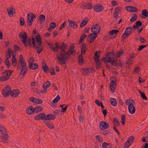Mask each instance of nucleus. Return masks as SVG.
Here are the masks:
<instances>
[{"instance_id":"nucleus-1","label":"nucleus","mask_w":148,"mask_h":148,"mask_svg":"<svg viewBox=\"0 0 148 148\" xmlns=\"http://www.w3.org/2000/svg\"><path fill=\"white\" fill-rule=\"evenodd\" d=\"M67 47V45L65 44H63L60 47L61 51L59 54H57V58L60 64H64L66 63V60L69 59L70 54L68 52H66L65 50Z\"/></svg>"},{"instance_id":"nucleus-2","label":"nucleus","mask_w":148,"mask_h":148,"mask_svg":"<svg viewBox=\"0 0 148 148\" xmlns=\"http://www.w3.org/2000/svg\"><path fill=\"white\" fill-rule=\"evenodd\" d=\"M36 44L35 43V40L34 38L32 39V43L33 47H35L37 53L39 54L43 50V47L42 45L41 38L39 34L36 36Z\"/></svg>"},{"instance_id":"nucleus-3","label":"nucleus","mask_w":148,"mask_h":148,"mask_svg":"<svg viewBox=\"0 0 148 148\" xmlns=\"http://www.w3.org/2000/svg\"><path fill=\"white\" fill-rule=\"evenodd\" d=\"M19 65H20L21 67L20 75L23 77L27 70V68L26 62L24 61L22 55H20V56L18 67Z\"/></svg>"},{"instance_id":"nucleus-4","label":"nucleus","mask_w":148,"mask_h":148,"mask_svg":"<svg viewBox=\"0 0 148 148\" xmlns=\"http://www.w3.org/2000/svg\"><path fill=\"white\" fill-rule=\"evenodd\" d=\"M126 104L128 106L129 112L132 114H134L136 110L134 106L135 104L134 101L132 99H128L126 101Z\"/></svg>"},{"instance_id":"nucleus-5","label":"nucleus","mask_w":148,"mask_h":148,"mask_svg":"<svg viewBox=\"0 0 148 148\" xmlns=\"http://www.w3.org/2000/svg\"><path fill=\"white\" fill-rule=\"evenodd\" d=\"M115 56L113 53L112 52H108L106 55L105 57H104L102 59V61H104L106 63V62L111 63V64L114 61Z\"/></svg>"},{"instance_id":"nucleus-6","label":"nucleus","mask_w":148,"mask_h":148,"mask_svg":"<svg viewBox=\"0 0 148 148\" xmlns=\"http://www.w3.org/2000/svg\"><path fill=\"white\" fill-rule=\"evenodd\" d=\"M81 70L82 74L85 76L87 75L89 73L95 72V70L92 68H83Z\"/></svg>"},{"instance_id":"nucleus-7","label":"nucleus","mask_w":148,"mask_h":148,"mask_svg":"<svg viewBox=\"0 0 148 148\" xmlns=\"http://www.w3.org/2000/svg\"><path fill=\"white\" fill-rule=\"evenodd\" d=\"M19 36L21 38L23 39L22 41L25 46L27 47V34L25 32H21L19 34Z\"/></svg>"},{"instance_id":"nucleus-8","label":"nucleus","mask_w":148,"mask_h":148,"mask_svg":"<svg viewBox=\"0 0 148 148\" xmlns=\"http://www.w3.org/2000/svg\"><path fill=\"white\" fill-rule=\"evenodd\" d=\"M12 71L11 70L5 71L6 75L1 76L2 80H3V81H5L9 79Z\"/></svg>"},{"instance_id":"nucleus-9","label":"nucleus","mask_w":148,"mask_h":148,"mask_svg":"<svg viewBox=\"0 0 148 148\" xmlns=\"http://www.w3.org/2000/svg\"><path fill=\"white\" fill-rule=\"evenodd\" d=\"M109 124L104 121L101 122L99 124V128L101 130L107 129L109 127Z\"/></svg>"},{"instance_id":"nucleus-10","label":"nucleus","mask_w":148,"mask_h":148,"mask_svg":"<svg viewBox=\"0 0 148 148\" xmlns=\"http://www.w3.org/2000/svg\"><path fill=\"white\" fill-rule=\"evenodd\" d=\"M100 26L97 24L93 26L91 28L92 32L94 34H97L100 31Z\"/></svg>"},{"instance_id":"nucleus-11","label":"nucleus","mask_w":148,"mask_h":148,"mask_svg":"<svg viewBox=\"0 0 148 148\" xmlns=\"http://www.w3.org/2000/svg\"><path fill=\"white\" fill-rule=\"evenodd\" d=\"M124 62L123 61L121 60L118 61L116 60H114V61L112 63V65L114 66H119L122 67Z\"/></svg>"},{"instance_id":"nucleus-12","label":"nucleus","mask_w":148,"mask_h":148,"mask_svg":"<svg viewBox=\"0 0 148 148\" xmlns=\"http://www.w3.org/2000/svg\"><path fill=\"white\" fill-rule=\"evenodd\" d=\"M48 45L49 46L51 49H52L54 52H58L59 48V45L58 43L55 44V47H54L53 43H48Z\"/></svg>"},{"instance_id":"nucleus-13","label":"nucleus","mask_w":148,"mask_h":148,"mask_svg":"<svg viewBox=\"0 0 148 148\" xmlns=\"http://www.w3.org/2000/svg\"><path fill=\"white\" fill-rule=\"evenodd\" d=\"M29 100L32 101L33 103L38 104H40L42 103V100L36 98L31 97L29 98Z\"/></svg>"},{"instance_id":"nucleus-14","label":"nucleus","mask_w":148,"mask_h":148,"mask_svg":"<svg viewBox=\"0 0 148 148\" xmlns=\"http://www.w3.org/2000/svg\"><path fill=\"white\" fill-rule=\"evenodd\" d=\"M0 136L1 139L5 141H7L8 139V135L6 131L1 133Z\"/></svg>"},{"instance_id":"nucleus-15","label":"nucleus","mask_w":148,"mask_h":148,"mask_svg":"<svg viewBox=\"0 0 148 148\" xmlns=\"http://www.w3.org/2000/svg\"><path fill=\"white\" fill-rule=\"evenodd\" d=\"M103 9V7L101 5H99L97 4L94 7V10L96 12H99L102 11Z\"/></svg>"},{"instance_id":"nucleus-16","label":"nucleus","mask_w":148,"mask_h":148,"mask_svg":"<svg viewBox=\"0 0 148 148\" xmlns=\"http://www.w3.org/2000/svg\"><path fill=\"white\" fill-rule=\"evenodd\" d=\"M126 10L130 12H137L138 10L137 8L134 6H126L125 7Z\"/></svg>"},{"instance_id":"nucleus-17","label":"nucleus","mask_w":148,"mask_h":148,"mask_svg":"<svg viewBox=\"0 0 148 148\" xmlns=\"http://www.w3.org/2000/svg\"><path fill=\"white\" fill-rule=\"evenodd\" d=\"M45 114L41 113L35 116V119L36 120H41L44 119Z\"/></svg>"},{"instance_id":"nucleus-18","label":"nucleus","mask_w":148,"mask_h":148,"mask_svg":"<svg viewBox=\"0 0 148 148\" xmlns=\"http://www.w3.org/2000/svg\"><path fill=\"white\" fill-rule=\"evenodd\" d=\"M97 35L95 34H90L88 35V37L90 39V40L89 41V43H92L95 39L97 37Z\"/></svg>"},{"instance_id":"nucleus-19","label":"nucleus","mask_w":148,"mask_h":148,"mask_svg":"<svg viewBox=\"0 0 148 148\" xmlns=\"http://www.w3.org/2000/svg\"><path fill=\"white\" fill-rule=\"evenodd\" d=\"M55 116L51 114H48L45 116V115L44 119L46 120H50L54 119Z\"/></svg>"},{"instance_id":"nucleus-20","label":"nucleus","mask_w":148,"mask_h":148,"mask_svg":"<svg viewBox=\"0 0 148 148\" xmlns=\"http://www.w3.org/2000/svg\"><path fill=\"white\" fill-rule=\"evenodd\" d=\"M116 86V82H110V87L111 91L112 92H114Z\"/></svg>"},{"instance_id":"nucleus-21","label":"nucleus","mask_w":148,"mask_h":148,"mask_svg":"<svg viewBox=\"0 0 148 148\" xmlns=\"http://www.w3.org/2000/svg\"><path fill=\"white\" fill-rule=\"evenodd\" d=\"M26 112L28 114H32L35 112L34 108L32 106H30L27 109Z\"/></svg>"},{"instance_id":"nucleus-22","label":"nucleus","mask_w":148,"mask_h":148,"mask_svg":"<svg viewBox=\"0 0 148 148\" xmlns=\"http://www.w3.org/2000/svg\"><path fill=\"white\" fill-rule=\"evenodd\" d=\"M19 94V91L18 90H11V95L12 97H16Z\"/></svg>"},{"instance_id":"nucleus-23","label":"nucleus","mask_w":148,"mask_h":148,"mask_svg":"<svg viewBox=\"0 0 148 148\" xmlns=\"http://www.w3.org/2000/svg\"><path fill=\"white\" fill-rule=\"evenodd\" d=\"M69 25L71 27L74 29H76L77 27V25L76 23L74 21H69Z\"/></svg>"},{"instance_id":"nucleus-24","label":"nucleus","mask_w":148,"mask_h":148,"mask_svg":"<svg viewBox=\"0 0 148 148\" xmlns=\"http://www.w3.org/2000/svg\"><path fill=\"white\" fill-rule=\"evenodd\" d=\"M132 31V27H127L125 29V33L123 34V36L124 34H125L127 36H128L131 33Z\"/></svg>"},{"instance_id":"nucleus-25","label":"nucleus","mask_w":148,"mask_h":148,"mask_svg":"<svg viewBox=\"0 0 148 148\" xmlns=\"http://www.w3.org/2000/svg\"><path fill=\"white\" fill-rule=\"evenodd\" d=\"M8 51L6 53V58L9 59L11 57V54L12 53V52L10 48H8Z\"/></svg>"},{"instance_id":"nucleus-26","label":"nucleus","mask_w":148,"mask_h":148,"mask_svg":"<svg viewBox=\"0 0 148 148\" xmlns=\"http://www.w3.org/2000/svg\"><path fill=\"white\" fill-rule=\"evenodd\" d=\"M75 47L73 45H71L70 47L69 50V52H70L73 55H75L76 52L74 50Z\"/></svg>"},{"instance_id":"nucleus-27","label":"nucleus","mask_w":148,"mask_h":148,"mask_svg":"<svg viewBox=\"0 0 148 148\" xmlns=\"http://www.w3.org/2000/svg\"><path fill=\"white\" fill-rule=\"evenodd\" d=\"M38 67V65L35 63H31L30 64L29 68L33 70L37 69Z\"/></svg>"},{"instance_id":"nucleus-28","label":"nucleus","mask_w":148,"mask_h":148,"mask_svg":"<svg viewBox=\"0 0 148 148\" xmlns=\"http://www.w3.org/2000/svg\"><path fill=\"white\" fill-rule=\"evenodd\" d=\"M86 50V46L84 44H82L81 50V55H84L85 54Z\"/></svg>"},{"instance_id":"nucleus-29","label":"nucleus","mask_w":148,"mask_h":148,"mask_svg":"<svg viewBox=\"0 0 148 148\" xmlns=\"http://www.w3.org/2000/svg\"><path fill=\"white\" fill-rule=\"evenodd\" d=\"M33 14L32 13H29L28 14H27V16H28L27 19L29 21V22L28 23V25L29 26H31L32 23H31V19Z\"/></svg>"},{"instance_id":"nucleus-30","label":"nucleus","mask_w":148,"mask_h":148,"mask_svg":"<svg viewBox=\"0 0 148 148\" xmlns=\"http://www.w3.org/2000/svg\"><path fill=\"white\" fill-rule=\"evenodd\" d=\"M11 90L6 91L3 92L2 91V95L5 97H6L8 96L10 94L11 95Z\"/></svg>"},{"instance_id":"nucleus-31","label":"nucleus","mask_w":148,"mask_h":148,"mask_svg":"<svg viewBox=\"0 0 148 148\" xmlns=\"http://www.w3.org/2000/svg\"><path fill=\"white\" fill-rule=\"evenodd\" d=\"M35 112L36 113L41 112L42 110V108L41 106H38L34 108Z\"/></svg>"},{"instance_id":"nucleus-32","label":"nucleus","mask_w":148,"mask_h":148,"mask_svg":"<svg viewBox=\"0 0 148 148\" xmlns=\"http://www.w3.org/2000/svg\"><path fill=\"white\" fill-rule=\"evenodd\" d=\"M78 58L79 64L80 65L82 64L84 62L83 56L82 55L80 54L78 56Z\"/></svg>"},{"instance_id":"nucleus-33","label":"nucleus","mask_w":148,"mask_h":148,"mask_svg":"<svg viewBox=\"0 0 148 148\" xmlns=\"http://www.w3.org/2000/svg\"><path fill=\"white\" fill-rule=\"evenodd\" d=\"M51 85L50 82L49 81H47L44 84L42 85V87L44 88H49Z\"/></svg>"},{"instance_id":"nucleus-34","label":"nucleus","mask_w":148,"mask_h":148,"mask_svg":"<svg viewBox=\"0 0 148 148\" xmlns=\"http://www.w3.org/2000/svg\"><path fill=\"white\" fill-rule=\"evenodd\" d=\"M87 35L84 34H83L81 36L80 39L78 42L79 44H81L83 40L86 37Z\"/></svg>"},{"instance_id":"nucleus-35","label":"nucleus","mask_w":148,"mask_h":148,"mask_svg":"<svg viewBox=\"0 0 148 148\" xmlns=\"http://www.w3.org/2000/svg\"><path fill=\"white\" fill-rule=\"evenodd\" d=\"M12 65L14 66H16L17 64V61L14 55H13L12 58Z\"/></svg>"},{"instance_id":"nucleus-36","label":"nucleus","mask_w":148,"mask_h":148,"mask_svg":"<svg viewBox=\"0 0 148 148\" xmlns=\"http://www.w3.org/2000/svg\"><path fill=\"white\" fill-rule=\"evenodd\" d=\"M99 60H97L96 59V60H95V63L96 64V67L97 69H98L99 68H100L101 67V65L100 61Z\"/></svg>"},{"instance_id":"nucleus-37","label":"nucleus","mask_w":148,"mask_h":148,"mask_svg":"<svg viewBox=\"0 0 148 148\" xmlns=\"http://www.w3.org/2000/svg\"><path fill=\"white\" fill-rule=\"evenodd\" d=\"M13 10H14V11H15L14 9H13V8H10V9H8L7 10L9 15L11 17L13 16L12 13L13 12L14 13H15L14 12H13Z\"/></svg>"},{"instance_id":"nucleus-38","label":"nucleus","mask_w":148,"mask_h":148,"mask_svg":"<svg viewBox=\"0 0 148 148\" xmlns=\"http://www.w3.org/2000/svg\"><path fill=\"white\" fill-rule=\"evenodd\" d=\"M45 16L43 15H41L39 16V18L40 23H42L45 21Z\"/></svg>"},{"instance_id":"nucleus-39","label":"nucleus","mask_w":148,"mask_h":148,"mask_svg":"<svg viewBox=\"0 0 148 148\" xmlns=\"http://www.w3.org/2000/svg\"><path fill=\"white\" fill-rule=\"evenodd\" d=\"M111 104L114 106H116L117 105V102L116 100L113 98H112L110 99Z\"/></svg>"},{"instance_id":"nucleus-40","label":"nucleus","mask_w":148,"mask_h":148,"mask_svg":"<svg viewBox=\"0 0 148 148\" xmlns=\"http://www.w3.org/2000/svg\"><path fill=\"white\" fill-rule=\"evenodd\" d=\"M142 14L144 15L145 17L148 16V13L147 10L146 9H144L142 11Z\"/></svg>"},{"instance_id":"nucleus-41","label":"nucleus","mask_w":148,"mask_h":148,"mask_svg":"<svg viewBox=\"0 0 148 148\" xmlns=\"http://www.w3.org/2000/svg\"><path fill=\"white\" fill-rule=\"evenodd\" d=\"M102 146L103 148H110V145L106 142H104L102 144Z\"/></svg>"},{"instance_id":"nucleus-42","label":"nucleus","mask_w":148,"mask_h":148,"mask_svg":"<svg viewBox=\"0 0 148 148\" xmlns=\"http://www.w3.org/2000/svg\"><path fill=\"white\" fill-rule=\"evenodd\" d=\"M60 99V97L58 95H57L56 97L52 101L53 103L54 104L56 103Z\"/></svg>"},{"instance_id":"nucleus-43","label":"nucleus","mask_w":148,"mask_h":148,"mask_svg":"<svg viewBox=\"0 0 148 148\" xmlns=\"http://www.w3.org/2000/svg\"><path fill=\"white\" fill-rule=\"evenodd\" d=\"M45 123L47 126L49 128L51 129H52L54 128V125L52 123H50L47 122H45Z\"/></svg>"},{"instance_id":"nucleus-44","label":"nucleus","mask_w":148,"mask_h":148,"mask_svg":"<svg viewBox=\"0 0 148 148\" xmlns=\"http://www.w3.org/2000/svg\"><path fill=\"white\" fill-rule=\"evenodd\" d=\"M139 92L141 94V96L142 98L145 100H147V98L146 97L145 93L144 92H141L140 90H139Z\"/></svg>"},{"instance_id":"nucleus-45","label":"nucleus","mask_w":148,"mask_h":148,"mask_svg":"<svg viewBox=\"0 0 148 148\" xmlns=\"http://www.w3.org/2000/svg\"><path fill=\"white\" fill-rule=\"evenodd\" d=\"M137 18V16L136 14H133L132 16V18L130 19V21L132 22L135 21Z\"/></svg>"},{"instance_id":"nucleus-46","label":"nucleus","mask_w":148,"mask_h":148,"mask_svg":"<svg viewBox=\"0 0 148 148\" xmlns=\"http://www.w3.org/2000/svg\"><path fill=\"white\" fill-rule=\"evenodd\" d=\"M131 144V143H130L129 141L127 140V141L125 143L123 148H128Z\"/></svg>"},{"instance_id":"nucleus-47","label":"nucleus","mask_w":148,"mask_h":148,"mask_svg":"<svg viewBox=\"0 0 148 148\" xmlns=\"http://www.w3.org/2000/svg\"><path fill=\"white\" fill-rule=\"evenodd\" d=\"M5 64L7 66L8 68L10 66V63L9 59L6 58L5 62Z\"/></svg>"},{"instance_id":"nucleus-48","label":"nucleus","mask_w":148,"mask_h":148,"mask_svg":"<svg viewBox=\"0 0 148 148\" xmlns=\"http://www.w3.org/2000/svg\"><path fill=\"white\" fill-rule=\"evenodd\" d=\"M99 54H98V51H96L94 54V58L95 60L96 59L99 60Z\"/></svg>"},{"instance_id":"nucleus-49","label":"nucleus","mask_w":148,"mask_h":148,"mask_svg":"<svg viewBox=\"0 0 148 148\" xmlns=\"http://www.w3.org/2000/svg\"><path fill=\"white\" fill-rule=\"evenodd\" d=\"M125 115H123L121 116V123H122L123 125H125Z\"/></svg>"},{"instance_id":"nucleus-50","label":"nucleus","mask_w":148,"mask_h":148,"mask_svg":"<svg viewBox=\"0 0 148 148\" xmlns=\"http://www.w3.org/2000/svg\"><path fill=\"white\" fill-rule=\"evenodd\" d=\"M113 121L115 122L114 124L115 125L119 126L120 125V123L118 120L116 118H113Z\"/></svg>"},{"instance_id":"nucleus-51","label":"nucleus","mask_w":148,"mask_h":148,"mask_svg":"<svg viewBox=\"0 0 148 148\" xmlns=\"http://www.w3.org/2000/svg\"><path fill=\"white\" fill-rule=\"evenodd\" d=\"M118 32V30H114L110 31L109 32V33L111 35H113L116 34Z\"/></svg>"},{"instance_id":"nucleus-52","label":"nucleus","mask_w":148,"mask_h":148,"mask_svg":"<svg viewBox=\"0 0 148 148\" xmlns=\"http://www.w3.org/2000/svg\"><path fill=\"white\" fill-rule=\"evenodd\" d=\"M123 49H121V50L119 51L117 53L116 56L118 57H120V56L123 54Z\"/></svg>"},{"instance_id":"nucleus-53","label":"nucleus","mask_w":148,"mask_h":148,"mask_svg":"<svg viewBox=\"0 0 148 148\" xmlns=\"http://www.w3.org/2000/svg\"><path fill=\"white\" fill-rule=\"evenodd\" d=\"M87 20H84L82 21L80 24V27H82L85 25L87 23Z\"/></svg>"},{"instance_id":"nucleus-54","label":"nucleus","mask_w":148,"mask_h":148,"mask_svg":"<svg viewBox=\"0 0 148 148\" xmlns=\"http://www.w3.org/2000/svg\"><path fill=\"white\" fill-rule=\"evenodd\" d=\"M11 87L9 85H7L6 86V87L5 88H4L3 90V91H6L11 90Z\"/></svg>"},{"instance_id":"nucleus-55","label":"nucleus","mask_w":148,"mask_h":148,"mask_svg":"<svg viewBox=\"0 0 148 148\" xmlns=\"http://www.w3.org/2000/svg\"><path fill=\"white\" fill-rule=\"evenodd\" d=\"M50 27L52 29H54L56 27V24L54 22H51L50 24Z\"/></svg>"},{"instance_id":"nucleus-56","label":"nucleus","mask_w":148,"mask_h":148,"mask_svg":"<svg viewBox=\"0 0 148 148\" xmlns=\"http://www.w3.org/2000/svg\"><path fill=\"white\" fill-rule=\"evenodd\" d=\"M134 137L133 136H132L129 137L127 140L129 141V142L130 141V143L132 144L134 141Z\"/></svg>"},{"instance_id":"nucleus-57","label":"nucleus","mask_w":148,"mask_h":148,"mask_svg":"<svg viewBox=\"0 0 148 148\" xmlns=\"http://www.w3.org/2000/svg\"><path fill=\"white\" fill-rule=\"evenodd\" d=\"M6 131L3 125H0V132L1 133Z\"/></svg>"},{"instance_id":"nucleus-58","label":"nucleus","mask_w":148,"mask_h":148,"mask_svg":"<svg viewBox=\"0 0 148 148\" xmlns=\"http://www.w3.org/2000/svg\"><path fill=\"white\" fill-rule=\"evenodd\" d=\"M110 80L111 81L110 82H116V80L115 77H114L112 76L111 77Z\"/></svg>"},{"instance_id":"nucleus-59","label":"nucleus","mask_w":148,"mask_h":148,"mask_svg":"<svg viewBox=\"0 0 148 148\" xmlns=\"http://www.w3.org/2000/svg\"><path fill=\"white\" fill-rule=\"evenodd\" d=\"M20 24L22 26H23L24 25L25 23L24 20V19L22 18H21L20 19Z\"/></svg>"},{"instance_id":"nucleus-60","label":"nucleus","mask_w":148,"mask_h":148,"mask_svg":"<svg viewBox=\"0 0 148 148\" xmlns=\"http://www.w3.org/2000/svg\"><path fill=\"white\" fill-rule=\"evenodd\" d=\"M96 139L100 142L102 143L103 142V140L99 136H96Z\"/></svg>"},{"instance_id":"nucleus-61","label":"nucleus","mask_w":148,"mask_h":148,"mask_svg":"<svg viewBox=\"0 0 148 148\" xmlns=\"http://www.w3.org/2000/svg\"><path fill=\"white\" fill-rule=\"evenodd\" d=\"M146 45H140L139 46L138 48V51H140L144 48L146 47Z\"/></svg>"},{"instance_id":"nucleus-62","label":"nucleus","mask_w":148,"mask_h":148,"mask_svg":"<svg viewBox=\"0 0 148 148\" xmlns=\"http://www.w3.org/2000/svg\"><path fill=\"white\" fill-rule=\"evenodd\" d=\"M132 60L128 59L126 63L128 65H130L132 64Z\"/></svg>"},{"instance_id":"nucleus-63","label":"nucleus","mask_w":148,"mask_h":148,"mask_svg":"<svg viewBox=\"0 0 148 148\" xmlns=\"http://www.w3.org/2000/svg\"><path fill=\"white\" fill-rule=\"evenodd\" d=\"M121 9V8L120 7H117L114 10V12L118 13L120 11Z\"/></svg>"},{"instance_id":"nucleus-64","label":"nucleus","mask_w":148,"mask_h":148,"mask_svg":"<svg viewBox=\"0 0 148 148\" xmlns=\"http://www.w3.org/2000/svg\"><path fill=\"white\" fill-rule=\"evenodd\" d=\"M50 73L52 75H53L55 74V72L54 69L52 68L51 69L50 71Z\"/></svg>"}]
</instances>
